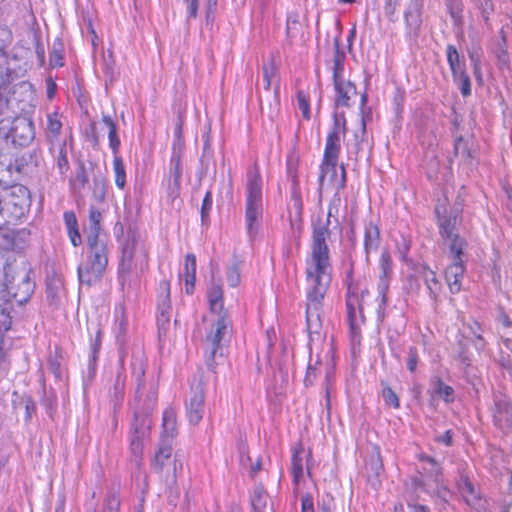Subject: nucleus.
I'll return each instance as SVG.
<instances>
[{
  "label": "nucleus",
  "instance_id": "nucleus-1",
  "mask_svg": "<svg viewBox=\"0 0 512 512\" xmlns=\"http://www.w3.org/2000/svg\"><path fill=\"white\" fill-rule=\"evenodd\" d=\"M339 191L336 190V194ZM340 198L335 195L328 206L325 218L319 216L312 223V242L310 254L306 260V322L309 332V348L312 352L313 345L324 338L322 333V308L323 300L331 280L330 253L327 239L330 238L329 229L332 218L338 224V204Z\"/></svg>",
  "mask_w": 512,
  "mask_h": 512
},
{
  "label": "nucleus",
  "instance_id": "nucleus-2",
  "mask_svg": "<svg viewBox=\"0 0 512 512\" xmlns=\"http://www.w3.org/2000/svg\"><path fill=\"white\" fill-rule=\"evenodd\" d=\"M347 132L346 118L344 113H334L333 125L328 132L326 145L321 164V173L319 175V190L323 187L325 177L330 176L334 182L337 191L342 190L346 185V171L344 166H340V175H338V158L341 152V141L345 138Z\"/></svg>",
  "mask_w": 512,
  "mask_h": 512
},
{
  "label": "nucleus",
  "instance_id": "nucleus-3",
  "mask_svg": "<svg viewBox=\"0 0 512 512\" xmlns=\"http://www.w3.org/2000/svg\"><path fill=\"white\" fill-rule=\"evenodd\" d=\"M246 178L245 226L249 238L253 239L263 217V181L256 164L248 169Z\"/></svg>",
  "mask_w": 512,
  "mask_h": 512
},
{
  "label": "nucleus",
  "instance_id": "nucleus-4",
  "mask_svg": "<svg viewBox=\"0 0 512 512\" xmlns=\"http://www.w3.org/2000/svg\"><path fill=\"white\" fill-rule=\"evenodd\" d=\"M87 253L85 259L78 266V279L81 285L88 287L99 282L108 265L107 241L92 239L86 243Z\"/></svg>",
  "mask_w": 512,
  "mask_h": 512
},
{
  "label": "nucleus",
  "instance_id": "nucleus-5",
  "mask_svg": "<svg viewBox=\"0 0 512 512\" xmlns=\"http://www.w3.org/2000/svg\"><path fill=\"white\" fill-rule=\"evenodd\" d=\"M121 254L118 271L123 281L130 273L138 275L147 268L148 253L135 230L127 231L126 238L121 244Z\"/></svg>",
  "mask_w": 512,
  "mask_h": 512
},
{
  "label": "nucleus",
  "instance_id": "nucleus-6",
  "mask_svg": "<svg viewBox=\"0 0 512 512\" xmlns=\"http://www.w3.org/2000/svg\"><path fill=\"white\" fill-rule=\"evenodd\" d=\"M232 322L227 313L214 316L203 341L206 364L214 368L218 357L223 356L222 342L228 337Z\"/></svg>",
  "mask_w": 512,
  "mask_h": 512
},
{
  "label": "nucleus",
  "instance_id": "nucleus-7",
  "mask_svg": "<svg viewBox=\"0 0 512 512\" xmlns=\"http://www.w3.org/2000/svg\"><path fill=\"white\" fill-rule=\"evenodd\" d=\"M2 199V215L7 222L17 221L25 216L30 207V192L21 184H14L5 190Z\"/></svg>",
  "mask_w": 512,
  "mask_h": 512
},
{
  "label": "nucleus",
  "instance_id": "nucleus-8",
  "mask_svg": "<svg viewBox=\"0 0 512 512\" xmlns=\"http://www.w3.org/2000/svg\"><path fill=\"white\" fill-rule=\"evenodd\" d=\"M33 123L17 115L13 119L1 118L0 136L18 146H27L34 139Z\"/></svg>",
  "mask_w": 512,
  "mask_h": 512
},
{
  "label": "nucleus",
  "instance_id": "nucleus-9",
  "mask_svg": "<svg viewBox=\"0 0 512 512\" xmlns=\"http://www.w3.org/2000/svg\"><path fill=\"white\" fill-rule=\"evenodd\" d=\"M435 213L439 232L448 247L450 248V245L459 241L461 242V249H465L466 241L457 233L460 210L458 208L448 210L447 205L443 202L436 205Z\"/></svg>",
  "mask_w": 512,
  "mask_h": 512
},
{
  "label": "nucleus",
  "instance_id": "nucleus-10",
  "mask_svg": "<svg viewBox=\"0 0 512 512\" xmlns=\"http://www.w3.org/2000/svg\"><path fill=\"white\" fill-rule=\"evenodd\" d=\"M464 249L461 242L456 241L450 245L448 258L450 264L445 270V280L452 294H457L462 289V281L466 272Z\"/></svg>",
  "mask_w": 512,
  "mask_h": 512
},
{
  "label": "nucleus",
  "instance_id": "nucleus-11",
  "mask_svg": "<svg viewBox=\"0 0 512 512\" xmlns=\"http://www.w3.org/2000/svg\"><path fill=\"white\" fill-rule=\"evenodd\" d=\"M171 456L172 447L170 442L161 441L152 461V468L158 473L163 472L165 466L168 467L166 481L169 487L176 484L177 470L182 468V463L176 457L171 459Z\"/></svg>",
  "mask_w": 512,
  "mask_h": 512
},
{
  "label": "nucleus",
  "instance_id": "nucleus-12",
  "mask_svg": "<svg viewBox=\"0 0 512 512\" xmlns=\"http://www.w3.org/2000/svg\"><path fill=\"white\" fill-rule=\"evenodd\" d=\"M9 96L18 114L28 112L34 107L36 94L33 85L28 81L9 86Z\"/></svg>",
  "mask_w": 512,
  "mask_h": 512
},
{
  "label": "nucleus",
  "instance_id": "nucleus-13",
  "mask_svg": "<svg viewBox=\"0 0 512 512\" xmlns=\"http://www.w3.org/2000/svg\"><path fill=\"white\" fill-rule=\"evenodd\" d=\"M494 424L502 431L512 429V405L506 395H495L491 408Z\"/></svg>",
  "mask_w": 512,
  "mask_h": 512
},
{
  "label": "nucleus",
  "instance_id": "nucleus-14",
  "mask_svg": "<svg viewBox=\"0 0 512 512\" xmlns=\"http://www.w3.org/2000/svg\"><path fill=\"white\" fill-rule=\"evenodd\" d=\"M186 411L191 424L197 425L203 418L205 412L204 389L200 381L191 386L186 401Z\"/></svg>",
  "mask_w": 512,
  "mask_h": 512
},
{
  "label": "nucleus",
  "instance_id": "nucleus-15",
  "mask_svg": "<svg viewBox=\"0 0 512 512\" xmlns=\"http://www.w3.org/2000/svg\"><path fill=\"white\" fill-rule=\"evenodd\" d=\"M182 150L181 147L176 148L174 146L172 156L169 163V172H168V183L167 189L168 194L171 198H176L179 195L181 189V179H182Z\"/></svg>",
  "mask_w": 512,
  "mask_h": 512
},
{
  "label": "nucleus",
  "instance_id": "nucleus-16",
  "mask_svg": "<svg viewBox=\"0 0 512 512\" xmlns=\"http://www.w3.org/2000/svg\"><path fill=\"white\" fill-rule=\"evenodd\" d=\"M379 268L380 275L378 282V293L381 297V308L382 306H385L388 302L387 292L389 289L390 278L392 275V258L387 250H384L381 253L379 260Z\"/></svg>",
  "mask_w": 512,
  "mask_h": 512
},
{
  "label": "nucleus",
  "instance_id": "nucleus-17",
  "mask_svg": "<svg viewBox=\"0 0 512 512\" xmlns=\"http://www.w3.org/2000/svg\"><path fill=\"white\" fill-rule=\"evenodd\" d=\"M333 85L335 90V105L350 107L351 99L357 94L355 85L350 80H346L345 77L334 78Z\"/></svg>",
  "mask_w": 512,
  "mask_h": 512
},
{
  "label": "nucleus",
  "instance_id": "nucleus-18",
  "mask_svg": "<svg viewBox=\"0 0 512 512\" xmlns=\"http://www.w3.org/2000/svg\"><path fill=\"white\" fill-rule=\"evenodd\" d=\"M102 213L95 207H90L88 217V227L85 230L86 243H91L92 239L97 241H107L105 234L102 233L101 222Z\"/></svg>",
  "mask_w": 512,
  "mask_h": 512
},
{
  "label": "nucleus",
  "instance_id": "nucleus-19",
  "mask_svg": "<svg viewBox=\"0 0 512 512\" xmlns=\"http://www.w3.org/2000/svg\"><path fill=\"white\" fill-rule=\"evenodd\" d=\"M380 245V229L378 225L372 220L365 221L364 223V250L366 259L369 255L376 252Z\"/></svg>",
  "mask_w": 512,
  "mask_h": 512
},
{
  "label": "nucleus",
  "instance_id": "nucleus-20",
  "mask_svg": "<svg viewBox=\"0 0 512 512\" xmlns=\"http://www.w3.org/2000/svg\"><path fill=\"white\" fill-rule=\"evenodd\" d=\"M45 127V137L48 144H53L57 142L66 141V139H61L60 133L63 127L61 118L62 116L57 112L48 113Z\"/></svg>",
  "mask_w": 512,
  "mask_h": 512
},
{
  "label": "nucleus",
  "instance_id": "nucleus-21",
  "mask_svg": "<svg viewBox=\"0 0 512 512\" xmlns=\"http://www.w3.org/2000/svg\"><path fill=\"white\" fill-rule=\"evenodd\" d=\"M310 456L306 453L304 447L300 444L293 449L291 459V472L293 476V483L297 486L304 475V464Z\"/></svg>",
  "mask_w": 512,
  "mask_h": 512
},
{
  "label": "nucleus",
  "instance_id": "nucleus-22",
  "mask_svg": "<svg viewBox=\"0 0 512 512\" xmlns=\"http://www.w3.org/2000/svg\"><path fill=\"white\" fill-rule=\"evenodd\" d=\"M49 145V153L54 158L55 164L61 175L69 170V161L67 156V140Z\"/></svg>",
  "mask_w": 512,
  "mask_h": 512
},
{
  "label": "nucleus",
  "instance_id": "nucleus-23",
  "mask_svg": "<svg viewBox=\"0 0 512 512\" xmlns=\"http://www.w3.org/2000/svg\"><path fill=\"white\" fill-rule=\"evenodd\" d=\"M179 276L184 279L186 293L192 294L196 280V257L194 254L186 255L184 268Z\"/></svg>",
  "mask_w": 512,
  "mask_h": 512
},
{
  "label": "nucleus",
  "instance_id": "nucleus-24",
  "mask_svg": "<svg viewBox=\"0 0 512 512\" xmlns=\"http://www.w3.org/2000/svg\"><path fill=\"white\" fill-rule=\"evenodd\" d=\"M207 297L214 316L227 313L223 310V289L220 284L212 283L207 290Z\"/></svg>",
  "mask_w": 512,
  "mask_h": 512
},
{
  "label": "nucleus",
  "instance_id": "nucleus-25",
  "mask_svg": "<svg viewBox=\"0 0 512 512\" xmlns=\"http://www.w3.org/2000/svg\"><path fill=\"white\" fill-rule=\"evenodd\" d=\"M177 428L176 412L173 408H166L162 416L161 441L170 442Z\"/></svg>",
  "mask_w": 512,
  "mask_h": 512
},
{
  "label": "nucleus",
  "instance_id": "nucleus-26",
  "mask_svg": "<svg viewBox=\"0 0 512 512\" xmlns=\"http://www.w3.org/2000/svg\"><path fill=\"white\" fill-rule=\"evenodd\" d=\"M63 219L71 244L74 247L80 246L82 244V236L79 232L78 221L75 213L72 211H66L63 215Z\"/></svg>",
  "mask_w": 512,
  "mask_h": 512
},
{
  "label": "nucleus",
  "instance_id": "nucleus-27",
  "mask_svg": "<svg viewBox=\"0 0 512 512\" xmlns=\"http://www.w3.org/2000/svg\"><path fill=\"white\" fill-rule=\"evenodd\" d=\"M19 115L9 96V85L0 84V117L10 120Z\"/></svg>",
  "mask_w": 512,
  "mask_h": 512
},
{
  "label": "nucleus",
  "instance_id": "nucleus-28",
  "mask_svg": "<svg viewBox=\"0 0 512 512\" xmlns=\"http://www.w3.org/2000/svg\"><path fill=\"white\" fill-rule=\"evenodd\" d=\"M360 294L362 295L363 291L359 292L358 287L352 283L348 284L346 307L348 318L351 322L354 321L357 310L361 309Z\"/></svg>",
  "mask_w": 512,
  "mask_h": 512
},
{
  "label": "nucleus",
  "instance_id": "nucleus-29",
  "mask_svg": "<svg viewBox=\"0 0 512 512\" xmlns=\"http://www.w3.org/2000/svg\"><path fill=\"white\" fill-rule=\"evenodd\" d=\"M421 0H411V3L405 11V22L408 28L417 32L421 25Z\"/></svg>",
  "mask_w": 512,
  "mask_h": 512
},
{
  "label": "nucleus",
  "instance_id": "nucleus-30",
  "mask_svg": "<svg viewBox=\"0 0 512 512\" xmlns=\"http://www.w3.org/2000/svg\"><path fill=\"white\" fill-rule=\"evenodd\" d=\"M446 56L453 78L455 76H461L462 73L466 72L465 60L460 57L455 46H447Z\"/></svg>",
  "mask_w": 512,
  "mask_h": 512
},
{
  "label": "nucleus",
  "instance_id": "nucleus-31",
  "mask_svg": "<svg viewBox=\"0 0 512 512\" xmlns=\"http://www.w3.org/2000/svg\"><path fill=\"white\" fill-rule=\"evenodd\" d=\"M421 276L430 297L436 301L442 289V285L437 278L436 272L428 267H425L421 272Z\"/></svg>",
  "mask_w": 512,
  "mask_h": 512
},
{
  "label": "nucleus",
  "instance_id": "nucleus-32",
  "mask_svg": "<svg viewBox=\"0 0 512 512\" xmlns=\"http://www.w3.org/2000/svg\"><path fill=\"white\" fill-rule=\"evenodd\" d=\"M429 393L443 399L446 403L454 401V390L451 386L445 384L440 378L434 377L431 380V389Z\"/></svg>",
  "mask_w": 512,
  "mask_h": 512
},
{
  "label": "nucleus",
  "instance_id": "nucleus-33",
  "mask_svg": "<svg viewBox=\"0 0 512 512\" xmlns=\"http://www.w3.org/2000/svg\"><path fill=\"white\" fill-rule=\"evenodd\" d=\"M103 124L108 129L109 147L112 150L113 155L118 154L120 148V139L117 134V125L109 115H103Z\"/></svg>",
  "mask_w": 512,
  "mask_h": 512
},
{
  "label": "nucleus",
  "instance_id": "nucleus-34",
  "mask_svg": "<svg viewBox=\"0 0 512 512\" xmlns=\"http://www.w3.org/2000/svg\"><path fill=\"white\" fill-rule=\"evenodd\" d=\"M13 248L12 251L20 252L25 249L30 240V231L22 229H13L12 235Z\"/></svg>",
  "mask_w": 512,
  "mask_h": 512
},
{
  "label": "nucleus",
  "instance_id": "nucleus-35",
  "mask_svg": "<svg viewBox=\"0 0 512 512\" xmlns=\"http://www.w3.org/2000/svg\"><path fill=\"white\" fill-rule=\"evenodd\" d=\"M300 16L298 12H289L286 19V34L289 39H294L300 32L301 23L299 20Z\"/></svg>",
  "mask_w": 512,
  "mask_h": 512
},
{
  "label": "nucleus",
  "instance_id": "nucleus-36",
  "mask_svg": "<svg viewBox=\"0 0 512 512\" xmlns=\"http://www.w3.org/2000/svg\"><path fill=\"white\" fill-rule=\"evenodd\" d=\"M113 170L115 174V184L118 188L124 189L126 185V171L122 158L118 154L114 155Z\"/></svg>",
  "mask_w": 512,
  "mask_h": 512
},
{
  "label": "nucleus",
  "instance_id": "nucleus-37",
  "mask_svg": "<svg viewBox=\"0 0 512 512\" xmlns=\"http://www.w3.org/2000/svg\"><path fill=\"white\" fill-rule=\"evenodd\" d=\"M49 63L52 67H62L64 65V46L59 39L53 43Z\"/></svg>",
  "mask_w": 512,
  "mask_h": 512
},
{
  "label": "nucleus",
  "instance_id": "nucleus-38",
  "mask_svg": "<svg viewBox=\"0 0 512 512\" xmlns=\"http://www.w3.org/2000/svg\"><path fill=\"white\" fill-rule=\"evenodd\" d=\"M148 426H149V421L146 418H144L142 420L141 427L134 425V436L131 441V446H132V450L134 453L141 451V449H142L141 439L145 436Z\"/></svg>",
  "mask_w": 512,
  "mask_h": 512
},
{
  "label": "nucleus",
  "instance_id": "nucleus-39",
  "mask_svg": "<svg viewBox=\"0 0 512 512\" xmlns=\"http://www.w3.org/2000/svg\"><path fill=\"white\" fill-rule=\"evenodd\" d=\"M22 293L16 292L14 297L18 303L27 302L34 291V283L31 281L29 275H25L21 282Z\"/></svg>",
  "mask_w": 512,
  "mask_h": 512
},
{
  "label": "nucleus",
  "instance_id": "nucleus-40",
  "mask_svg": "<svg viewBox=\"0 0 512 512\" xmlns=\"http://www.w3.org/2000/svg\"><path fill=\"white\" fill-rule=\"evenodd\" d=\"M344 60L345 54L339 50L338 46H336L332 67L333 79L344 77Z\"/></svg>",
  "mask_w": 512,
  "mask_h": 512
},
{
  "label": "nucleus",
  "instance_id": "nucleus-41",
  "mask_svg": "<svg viewBox=\"0 0 512 512\" xmlns=\"http://www.w3.org/2000/svg\"><path fill=\"white\" fill-rule=\"evenodd\" d=\"M240 264L239 260H234L227 269V282L231 287H236L240 283Z\"/></svg>",
  "mask_w": 512,
  "mask_h": 512
},
{
  "label": "nucleus",
  "instance_id": "nucleus-42",
  "mask_svg": "<svg viewBox=\"0 0 512 512\" xmlns=\"http://www.w3.org/2000/svg\"><path fill=\"white\" fill-rule=\"evenodd\" d=\"M10 54L0 53V80L4 83L11 80Z\"/></svg>",
  "mask_w": 512,
  "mask_h": 512
},
{
  "label": "nucleus",
  "instance_id": "nucleus-43",
  "mask_svg": "<svg viewBox=\"0 0 512 512\" xmlns=\"http://www.w3.org/2000/svg\"><path fill=\"white\" fill-rule=\"evenodd\" d=\"M120 503L119 494L116 491H109L104 501L103 512H118Z\"/></svg>",
  "mask_w": 512,
  "mask_h": 512
},
{
  "label": "nucleus",
  "instance_id": "nucleus-44",
  "mask_svg": "<svg viewBox=\"0 0 512 512\" xmlns=\"http://www.w3.org/2000/svg\"><path fill=\"white\" fill-rule=\"evenodd\" d=\"M422 462H426L430 467L424 468L432 477H434V480L436 484L438 485L440 482V476H441V467L436 463L435 459L427 456V455H421L419 458Z\"/></svg>",
  "mask_w": 512,
  "mask_h": 512
},
{
  "label": "nucleus",
  "instance_id": "nucleus-45",
  "mask_svg": "<svg viewBox=\"0 0 512 512\" xmlns=\"http://www.w3.org/2000/svg\"><path fill=\"white\" fill-rule=\"evenodd\" d=\"M297 105L302 112L303 118L309 120L311 117L309 97L303 90H299L296 95Z\"/></svg>",
  "mask_w": 512,
  "mask_h": 512
},
{
  "label": "nucleus",
  "instance_id": "nucleus-46",
  "mask_svg": "<svg viewBox=\"0 0 512 512\" xmlns=\"http://www.w3.org/2000/svg\"><path fill=\"white\" fill-rule=\"evenodd\" d=\"M460 491L468 504L473 503L477 499L475 487L468 479L462 480L460 484Z\"/></svg>",
  "mask_w": 512,
  "mask_h": 512
},
{
  "label": "nucleus",
  "instance_id": "nucleus-47",
  "mask_svg": "<svg viewBox=\"0 0 512 512\" xmlns=\"http://www.w3.org/2000/svg\"><path fill=\"white\" fill-rule=\"evenodd\" d=\"M262 75L264 81L265 90L269 91L273 82V79L277 76V69L273 63L264 64L262 67Z\"/></svg>",
  "mask_w": 512,
  "mask_h": 512
},
{
  "label": "nucleus",
  "instance_id": "nucleus-48",
  "mask_svg": "<svg viewBox=\"0 0 512 512\" xmlns=\"http://www.w3.org/2000/svg\"><path fill=\"white\" fill-rule=\"evenodd\" d=\"M13 228L10 227H0V250L3 251H12L13 242H12Z\"/></svg>",
  "mask_w": 512,
  "mask_h": 512
},
{
  "label": "nucleus",
  "instance_id": "nucleus-49",
  "mask_svg": "<svg viewBox=\"0 0 512 512\" xmlns=\"http://www.w3.org/2000/svg\"><path fill=\"white\" fill-rule=\"evenodd\" d=\"M511 353L509 351H504L502 348L500 349L499 355L496 359L497 364L500 368L505 370L509 377L512 378V359Z\"/></svg>",
  "mask_w": 512,
  "mask_h": 512
},
{
  "label": "nucleus",
  "instance_id": "nucleus-50",
  "mask_svg": "<svg viewBox=\"0 0 512 512\" xmlns=\"http://www.w3.org/2000/svg\"><path fill=\"white\" fill-rule=\"evenodd\" d=\"M454 153L456 156H460L464 160H470L473 158L472 152L468 147V144L464 141L462 137L456 139L454 145Z\"/></svg>",
  "mask_w": 512,
  "mask_h": 512
},
{
  "label": "nucleus",
  "instance_id": "nucleus-51",
  "mask_svg": "<svg viewBox=\"0 0 512 512\" xmlns=\"http://www.w3.org/2000/svg\"><path fill=\"white\" fill-rule=\"evenodd\" d=\"M454 82L459 86L461 94L467 97L471 94V82L467 72L461 74V76H455Z\"/></svg>",
  "mask_w": 512,
  "mask_h": 512
},
{
  "label": "nucleus",
  "instance_id": "nucleus-52",
  "mask_svg": "<svg viewBox=\"0 0 512 512\" xmlns=\"http://www.w3.org/2000/svg\"><path fill=\"white\" fill-rule=\"evenodd\" d=\"M12 43V33L6 28L0 26V53H9L8 48Z\"/></svg>",
  "mask_w": 512,
  "mask_h": 512
},
{
  "label": "nucleus",
  "instance_id": "nucleus-53",
  "mask_svg": "<svg viewBox=\"0 0 512 512\" xmlns=\"http://www.w3.org/2000/svg\"><path fill=\"white\" fill-rule=\"evenodd\" d=\"M382 397L386 405H389L395 409L399 408V398L390 387H384L382 391Z\"/></svg>",
  "mask_w": 512,
  "mask_h": 512
},
{
  "label": "nucleus",
  "instance_id": "nucleus-54",
  "mask_svg": "<svg viewBox=\"0 0 512 512\" xmlns=\"http://www.w3.org/2000/svg\"><path fill=\"white\" fill-rule=\"evenodd\" d=\"M161 288L164 290L165 295L160 300L158 304V311L159 314L164 311L165 314L169 313V310L171 309L170 301H169V284L167 282H161L160 284Z\"/></svg>",
  "mask_w": 512,
  "mask_h": 512
},
{
  "label": "nucleus",
  "instance_id": "nucleus-55",
  "mask_svg": "<svg viewBox=\"0 0 512 512\" xmlns=\"http://www.w3.org/2000/svg\"><path fill=\"white\" fill-rule=\"evenodd\" d=\"M267 500V495L262 488H256L252 497V506L260 510L263 506H265Z\"/></svg>",
  "mask_w": 512,
  "mask_h": 512
},
{
  "label": "nucleus",
  "instance_id": "nucleus-56",
  "mask_svg": "<svg viewBox=\"0 0 512 512\" xmlns=\"http://www.w3.org/2000/svg\"><path fill=\"white\" fill-rule=\"evenodd\" d=\"M182 2L186 7L187 20L196 19L200 0H182Z\"/></svg>",
  "mask_w": 512,
  "mask_h": 512
},
{
  "label": "nucleus",
  "instance_id": "nucleus-57",
  "mask_svg": "<svg viewBox=\"0 0 512 512\" xmlns=\"http://www.w3.org/2000/svg\"><path fill=\"white\" fill-rule=\"evenodd\" d=\"M212 208V193L207 191L201 206V218L202 221H206Z\"/></svg>",
  "mask_w": 512,
  "mask_h": 512
},
{
  "label": "nucleus",
  "instance_id": "nucleus-58",
  "mask_svg": "<svg viewBox=\"0 0 512 512\" xmlns=\"http://www.w3.org/2000/svg\"><path fill=\"white\" fill-rule=\"evenodd\" d=\"M418 352L415 347H409L407 357V368L410 372H415L418 364Z\"/></svg>",
  "mask_w": 512,
  "mask_h": 512
},
{
  "label": "nucleus",
  "instance_id": "nucleus-59",
  "mask_svg": "<svg viewBox=\"0 0 512 512\" xmlns=\"http://www.w3.org/2000/svg\"><path fill=\"white\" fill-rule=\"evenodd\" d=\"M11 169L8 165L0 162V186L8 187L11 182Z\"/></svg>",
  "mask_w": 512,
  "mask_h": 512
},
{
  "label": "nucleus",
  "instance_id": "nucleus-60",
  "mask_svg": "<svg viewBox=\"0 0 512 512\" xmlns=\"http://www.w3.org/2000/svg\"><path fill=\"white\" fill-rule=\"evenodd\" d=\"M320 364V361L317 360L315 364H309L306 372V376L304 379V383L306 386H311L314 383V380L317 376V365Z\"/></svg>",
  "mask_w": 512,
  "mask_h": 512
},
{
  "label": "nucleus",
  "instance_id": "nucleus-61",
  "mask_svg": "<svg viewBox=\"0 0 512 512\" xmlns=\"http://www.w3.org/2000/svg\"><path fill=\"white\" fill-rule=\"evenodd\" d=\"M401 5V0H385L384 11L388 17H392L397 8Z\"/></svg>",
  "mask_w": 512,
  "mask_h": 512
},
{
  "label": "nucleus",
  "instance_id": "nucleus-62",
  "mask_svg": "<svg viewBox=\"0 0 512 512\" xmlns=\"http://www.w3.org/2000/svg\"><path fill=\"white\" fill-rule=\"evenodd\" d=\"M302 512H314L313 499L310 495H305L301 498Z\"/></svg>",
  "mask_w": 512,
  "mask_h": 512
},
{
  "label": "nucleus",
  "instance_id": "nucleus-63",
  "mask_svg": "<svg viewBox=\"0 0 512 512\" xmlns=\"http://www.w3.org/2000/svg\"><path fill=\"white\" fill-rule=\"evenodd\" d=\"M169 314H165L164 311H162L157 316V324L159 328V333L161 334L163 330H165V326L169 324Z\"/></svg>",
  "mask_w": 512,
  "mask_h": 512
},
{
  "label": "nucleus",
  "instance_id": "nucleus-64",
  "mask_svg": "<svg viewBox=\"0 0 512 512\" xmlns=\"http://www.w3.org/2000/svg\"><path fill=\"white\" fill-rule=\"evenodd\" d=\"M56 83L53 81L52 78L46 79V89H47V97L49 99H53L56 94Z\"/></svg>",
  "mask_w": 512,
  "mask_h": 512
}]
</instances>
